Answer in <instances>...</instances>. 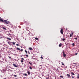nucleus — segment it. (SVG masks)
Here are the masks:
<instances>
[{"label":"nucleus","mask_w":79,"mask_h":79,"mask_svg":"<svg viewBox=\"0 0 79 79\" xmlns=\"http://www.w3.org/2000/svg\"><path fill=\"white\" fill-rule=\"evenodd\" d=\"M4 21L7 24H10V22L8 21L7 20H5Z\"/></svg>","instance_id":"f257e3e1"},{"label":"nucleus","mask_w":79,"mask_h":79,"mask_svg":"<svg viewBox=\"0 0 79 79\" xmlns=\"http://www.w3.org/2000/svg\"><path fill=\"white\" fill-rule=\"evenodd\" d=\"M63 29H61L60 30V32L62 34H63Z\"/></svg>","instance_id":"f03ea898"},{"label":"nucleus","mask_w":79,"mask_h":79,"mask_svg":"<svg viewBox=\"0 0 79 79\" xmlns=\"http://www.w3.org/2000/svg\"><path fill=\"white\" fill-rule=\"evenodd\" d=\"M63 52L64 57H66V55L64 53V51H63Z\"/></svg>","instance_id":"7ed1b4c3"},{"label":"nucleus","mask_w":79,"mask_h":79,"mask_svg":"<svg viewBox=\"0 0 79 79\" xmlns=\"http://www.w3.org/2000/svg\"><path fill=\"white\" fill-rule=\"evenodd\" d=\"M23 60H24V59L23 58H21V60L20 61H21V63H23V62H24V61H23Z\"/></svg>","instance_id":"20e7f679"},{"label":"nucleus","mask_w":79,"mask_h":79,"mask_svg":"<svg viewBox=\"0 0 79 79\" xmlns=\"http://www.w3.org/2000/svg\"><path fill=\"white\" fill-rule=\"evenodd\" d=\"M17 50H20L21 51V52H23V49H21L20 50V49L18 48H17Z\"/></svg>","instance_id":"39448f33"},{"label":"nucleus","mask_w":79,"mask_h":79,"mask_svg":"<svg viewBox=\"0 0 79 79\" xmlns=\"http://www.w3.org/2000/svg\"><path fill=\"white\" fill-rule=\"evenodd\" d=\"M0 22H2V23H3V22H4V21H3V19H0Z\"/></svg>","instance_id":"423d86ee"},{"label":"nucleus","mask_w":79,"mask_h":79,"mask_svg":"<svg viewBox=\"0 0 79 79\" xmlns=\"http://www.w3.org/2000/svg\"><path fill=\"white\" fill-rule=\"evenodd\" d=\"M13 65L14 66V67H15V68H17V65H16L15 64H13Z\"/></svg>","instance_id":"0eeeda50"},{"label":"nucleus","mask_w":79,"mask_h":79,"mask_svg":"<svg viewBox=\"0 0 79 79\" xmlns=\"http://www.w3.org/2000/svg\"><path fill=\"white\" fill-rule=\"evenodd\" d=\"M59 47H61L62 46V44H61V43H60V44H59Z\"/></svg>","instance_id":"6e6552de"},{"label":"nucleus","mask_w":79,"mask_h":79,"mask_svg":"<svg viewBox=\"0 0 79 79\" xmlns=\"http://www.w3.org/2000/svg\"><path fill=\"white\" fill-rule=\"evenodd\" d=\"M2 29H4V30H5L6 31V28L4 27H2Z\"/></svg>","instance_id":"1a4fd4ad"},{"label":"nucleus","mask_w":79,"mask_h":79,"mask_svg":"<svg viewBox=\"0 0 79 79\" xmlns=\"http://www.w3.org/2000/svg\"><path fill=\"white\" fill-rule=\"evenodd\" d=\"M7 39L8 40H11L10 38L8 37L7 38Z\"/></svg>","instance_id":"9d476101"},{"label":"nucleus","mask_w":79,"mask_h":79,"mask_svg":"<svg viewBox=\"0 0 79 79\" xmlns=\"http://www.w3.org/2000/svg\"><path fill=\"white\" fill-rule=\"evenodd\" d=\"M67 76H68V77H70V75H69L68 74H67Z\"/></svg>","instance_id":"9b49d317"},{"label":"nucleus","mask_w":79,"mask_h":79,"mask_svg":"<svg viewBox=\"0 0 79 79\" xmlns=\"http://www.w3.org/2000/svg\"><path fill=\"white\" fill-rule=\"evenodd\" d=\"M71 74H72V75H73V76H74V75H75V74H74V73L73 72H71Z\"/></svg>","instance_id":"f8f14e48"},{"label":"nucleus","mask_w":79,"mask_h":79,"mask_svg":"<svg viewBox=\"0 0 79 79\" xmlns=\"http://www.w3.org/2000/svg\"><path fill=\"white\" fill-rule=\"evenodd\" d=\"M27 73H28V75H30V72L27 71Z\"/></svg>","instance_id":"ddd939ff"},{"label":"nucleus","mask_w":79,"mask_h":79,"mask_svg":"<svg viewBox=\"0 0 79 79\" xmlns=\"http://www.w3.org/2000/svg\"><path fill=\"white\" fill-rule=\"evenodd\" d=\"M29 68V69H32V67L31 66H30Z\"/></svg>","instance_id":"4468645a"},{"label":"nucleus","mask_w":79,"mask_h":79,"mask_svg":"<svg viewBox=\"0 0 79 79\" xmlns=\"http://www.w3.org/2000/svg\"><path fill=\"white\" fill-rule=\"evenodd\" d=\"M25 52L26 53V54H27V51L26 50H25Z\"/></svg>","instance_id":"2eb2a0df"},{"label":"nucleus","mask_w":79,"mask_h":79,"mask_svg":"<svg viewBox=\"0 0 79 79\" xmlns=\"http://www.w3.org/2000/svg\"><path fill=\"white\" fill-rule=\"evenodd\" d=\"M24 76H27V75L26 73H25L24 75Z\"/></svg>","instance_id":"dca6fc26"},{"label":"nucleus","mask_w":79,"mask_h":79,"mask_svg":"<svg viewBox=\"0 0 79 79\" xmlns=\"http://www.w3.org/2000/svg\"><path fill=\"white\" fill-rule=\"evenodd\" d=\"M29 50H32V48H29Z\"/></svg>","instance_id":"f3484780"},{"label":"nucleus","mask_w":79,"mask_h":79,"mask_svg":"<svg viewBox=\"0 0 79 79\" xmlns=\"http://www.w3.org/2000/svg\"><path fill=\"white\" fill-rule=\"evenodd\" d=\"M35 40H39V38H35Z\"/></svg>","instance_id":"a211bd4d"},{"label":"nucleus","mask_w":79,"mask_h":79,"mask_svg":"<svg viewBox=\"0 0 79 79\" xmlns=\"http://www.w3.org/2000/svg\"><path fill=\"white\" fill-rule=\"evenodd\" d=\"M61 63H62V65H63H63H64V64L63 63V62H61Z\"/></svg>","instance_id":"6ab92c4d"},{"label":"nucleus","mask_w":79,"mask_h":79,"mask_svg":"<svg viewBox=\"0 0 79 79\" xmlns=\"http://www.w3.org/2000/svg\"><path fill=\"white\" fill-rule=\"evenodd\" d=\"M12 43L13 44V45H15V43L12 42Z\"/></svg>","instance_id":"aec40b11"},{"label":"nucleus","mask_w":79,"mask_h":79,"mask_svg":"<svg viewBox=\"0 0 79 79\" xmlns=\"http://www.w3.org/2000/svg\"><path fill=\"white\" fill-rule=\"evenodd\" d=\"M62 40H63V41H64V40H65V39H64V38H63V39H62Z\"/></svg>","instance_id":"412c9836"},{"label":"nucleus","mask_w":79,"mask_h":79,"mask_svg":"<svg viewBox=\"0 0 79 79\" xmlns=\"http://www.w3.org/2000/svg\"><path fill=\"white\" fill-rule=\"evenodd\" d=\"M72 37V35L70 34V37Z\"/></svg>","instance_id":"4be33fe9"},{"label":"nucleus","mask_w":79,"mask_h":79,"mask_svg":"<svg viewBox=\"0 0 79 79\" xmlns=\"http://www.w3.org/2000/svg\"><path fill=\"white\" fill-rule=\"evenodd\" d=\"M8 57L9 58H10V59H11V57L8 56Z\"/></svg>","instance_id":"5701e85b"},{"label":"nucleus","mask_w":79,"mask_h":79,"mask_svg":"<svg viewBox=\"0 0 79 79\" xmlns=\"http://www.w3.org/2000/svg\"><path fill=\"white\" fill-rule=\"evenodd\" d=\"M29 64H30L31 65H32V63H31L30 62H29Z\"/></svg>","instance_id":"b1692460"},{"label":"nucleus","mask_w":79,"mask_h":79,"mask_svg":"<svg viewBox=\"0 0 79 79\" xmlns=\"http://www.w3.org/2000/svg\"><path fill=\"white\" fill-rule=\"evenodd\" d=\"M60 77H61L62 78H63V76H60Z\"/></svg>","instance_id":"393cba45"},{"label":"nucleus","mask_w":79,"mask_h":79,"mask_svg":"<svg viewBox=\"0 0 79 79\" xmlns=\"http://www.w3.org/2000/svg\"><path fill=\"white\" fill-rule=\"evenodd\" d=\"M72 77L73 79H74V77H73V75H72Z\"/></svg>","instance_id":"a878e982"},{"label":"nucleus","mask_w":79,"mask_h":79,"mask_svg":"<svg viewBox=\"0 0 79 79\" xmlns=\"http://www.w3.org/2000/svg\"><path fill=\"white\" fill-rule=\"evenodd\" d=\"M73 46H74V43H73L72 44Z\"/></svg>","instance_id":"bb28decb"},{"label":"nucleus","mask_w":79,"mask_h":79,"mask_svg":"<svg viewBox=\"0 0 79 79\" xmlns=\"http://www.w3.org/2000/svg\"><path fill=\"white\" fill-rule=\"evenodd\" d=\"M16 45H17V46H19V44H16Z\"/></svg>","instance_id":"cd10ccee"},{"label":"nucleus","mask_w":79,"mask_h":79,"mask_svg":"<svg viewBox=\"0 0 79 79\" xmlns=\"http://www.w3.org/2000/svg\"><path fill=\"white\" fill-rule=\"evenodd\" d=\"M8 35H11V34H10V33H9Z\"/></svg>","instance_id":"c85d7f7f"},{"label":"nucleus","mask_w":79,"mask_h":79,"mask_svg":"<svg viewBox=\"0 0 79 79\" xmlns=\"http://www.w3.org/2000/svg\"><path fill=\"white\" fill-rule=\"evenodd\" d=\"M26 56H27V57H28V55H26Z\"/></svg>","instance_id":"c756f323"},{"label":"nucleus","mask_w":79,"mask_h":79,"mask_svg":"<svg viewBox=\"0 0 79 79\" xmlns=\"http://www.w3.org/2000/svg\"><path fill=\"white\" fill-rule=\"evenodd\" d=\"M73 34H74V33L73 32H72V35H73Z\"/></svg>","instance_id":"7c9ffc66"},{"label":"nucleus","mask_w":79,"mask_h":79,"mask_svg":"<svg viewBox=\"0 0 79 79\" xmlns=\"http://www.w3.org/2000/svg\"><path fill=\"white\" fill-rule=\"evenodd\" d=\"M41 59H43V57H42V56H41Z\"/></svg>","instance_id":"2f4dec72"},{"label":"nucleus","mask_w":79,"mask_h":79,"mask_svg":"<svg viewBox=\"0 0 79 79\" xmlns=\"http://www.w3.org/2000/svg\"><path fill=\"white\" fill-rule=\"evenodd\" d=\"M75 39H76V40H77V38H75Z\"/></svg>","instance_id":"473e14b6"},{"label":"nucleus","mask_w":79,"mask_h":79,"mask_svg":"<svg viewBox=\"0 0 79 79\" xmlns=\"http://www.w3.org/2000/svg\"><path fill=\"white\" fill-rule=\"evenodd\" d=\"M7 43H8V44H10V42H8Z\"/></svg>","instance_id":"72a5a7b5"},{"label":"nucleus","mask_w":79,"mask_h":79,"mask_svg":"<svg viewBox=\"0 0 79 79\" xmlns=\"http://www.w3.org/2000/svg\"><path fill=\"white\" fill-rule=\"evenodd\" d=\"M77 55V53H75V55Z\"/></svg>","instance_id":"f704fd0d"},{"label":"nucleus","mask_w":79,"mask_h":79,"mask_svg":"<svg viewBox=\"0 0 79 79\" xmlns=\"http://www.w3.org/2000/svg\"><path fill=\"white\" fill-rule=\"evenodd\" d=\"M14 76H15V77H16L17 76L16 75H14Z\"/></svg>","instance_id":"c9c22d12"},{"label":"nucleus","mask_w":79,"mask_h":79,"mask_svg":"<svg viewBox=\"0 0 79 79\" xmlns=\"http://www.w3.org/2000/svg\"><path fill=\"white\" fill-rule=\"evenodd\" d=\"M66 30H68V28H66Z\"/></svg>","instance_id":"e433bc0d"},{"label":"nucleus","mask_w":79,"mask_h":79,"mask_svg":"<svg viewBox=\"0 0 79 79\" xmlns=\"http://www.w3.org/2000/svg\"><path fill=\"white\" fill-rule=\"evenodd\" d=\"M28 53H30L29 52V51H28Z\"/></svg>","instance_id":"4c0bfd02"},{"label":"nucleus","mask_w":79,"mask_h":79,"mask_svg":"<svg viewBox=\"0 0 79 79\" xmlns=\"http://www.w3.org/2000/svg\"><path fill=\"white\" fill-rule=\"evenodd\" d=\"M77 77H78V78H79V76H78Z\"/></svg>","instance_id":"58836bf2"},{"label":"nucleus","mask_w":79,"mask_h":79,"mask_svg":"<svg viewBox=\"0 0 79 79\" xmlns=\"http://www.w3.org/2000/svg\"><path fill=\"white\" fill-rule=\"evenodd\" d=\"M74 64H77V63H74Z\"/></svg>","instance_id":"ea45409f"},{"label":"nucleus","mask_w":79,"mask_h":79,"mask_svg":"<svg viewBox=\"0 0 79 79\" xmlns=\"http://www.w3.org/2000/svg\"><path fill=\"white\" fill-rule=\"evenodd\" d=\"M68 45V43L67 44H66V45Z\"/></svg>","instance_id":"a19ab883"},{"label":"nucleus","mask_w":79,"mask_h":79,"mask_svg":"<svg viewBox=\"0 0 79 79\" xmlns=\"http://www.w3.org/2000/svg\"><path fill=\"white\" fill-rule=\"evenodd\" d=\"M48 76H49V75H48Z\"/></svg>","instance_id":"79ce46f5"},{"label":"nucleus","mask_w":79,"mask_h":79,"mask_svg":"<svg viewBox=\"0 0 79 79\" xmlns=\"http://www.w3.org/2000/svg\"><path fill=\"white\" fill-rule=\"evenodd\" d=\"M0 19H1V17H0Z\"/></svg>","instance_id":"37998d69"},{"label":"nucleus","mask_w":79,"mask_h":79,"mask_svg":"<svg viewBox=\"0 0 79 79\" xmlns=\"http://www.w3.org/2000/svg\"><path fill=\"white\" fill-rule=\"evenodd\" d=\"M46 79H48V78H47Z\"/></svg>","instance_id":"c03bdc74"},{"label":"nucleus","mask_w":79,"mask_h":79,"mask_svg":"<svg viewBox=\"0 0 79 79\" xmlns=\"http://www.w3.org/2000/svg\"><path fill=\"white\" fill-rule=\"evenodd\" d=\"M1 58V56H0V58Z\"/></svg>","instance_id":"a18cd8bd"},{"label":"nucleus","mask_w":79,"mask_h":79,"mask_svg":"<svg viewBox=\"0 0 79 79\" xmlns=\"http://www.w3.org/2000/svg\"><path fill=\"white\" fill-rule=\"evenodd\" d=\"M0 38H1V37H0Z\"/></svg>","instance_id":"49530a36"},{"label":"nucleus","mask_w":79,"mask_h":79,"mask_svg":"<svg viewBox=\"0 0 79 79\" xmlns=\"http://www.w3.org/2000/svg\"><path fill=\"white\" fill-rule=\"evenodd\" d=\"M40 66H42V65H40Z\"/></svg>","instance_id":"de8ad7c7"}]
</instances>
